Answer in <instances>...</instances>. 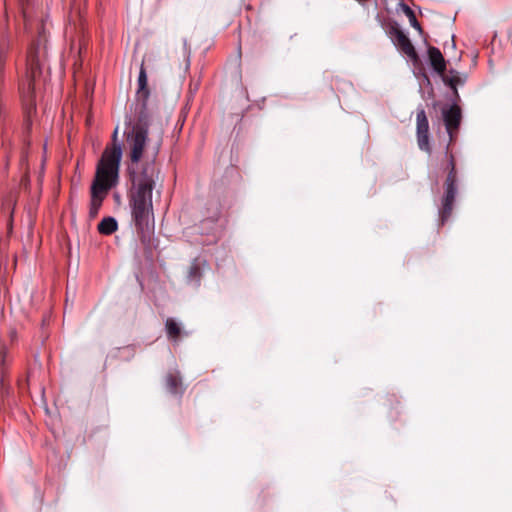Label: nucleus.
<instances>
[{"label": "nucleus", "instance_id": "f8f14e48", "mask_svg": "<svg viewBox=\"0 0 512 512\" xmlns=\"http://www.w3.org/2000/svg\"><path fill=\"white\" fill-rule=\"evenodd\" d=\"M166 387L171 394L183 393L182 379L178 372L169 373L166 376Z\"/></svg>", "mask_w": 512, "mask_h": 512}, {"label": "nucleus", "instance_id": "dca6fc26", "mask_svg": "<svg viewBox=\"0 0 512 512\" xmlns=\"http://www.w3.org/2000/svg\"><path fill=\"white\" fill-rule=\"evenodd\" d=\"M399 7L403 11V13L408 17L411 26L418 30L419 32H422L421 25L417 21L414 11L404 2H400Z\"/></svg>", "mask_w": 512, "mask_h": 512}, {"label": "nucleus", "instance_id": "6ab92c4d", "mask_svg": "<svg viewBox=\"0 0 512 512\" xmlns=\"http://www.w3.org/2000/svg\"><path fill=\"white\" fill-rule=\"evenodd\" d=\"M117 134H118V129L116 128V129H115V131H114V133H113V136H112V138H113V142H114L112 145H114V144H118V143H117Z\"/></svg>", "mask_w": 512, "mask_h": 512}, {"label": "nucleus", "instance_id": "423d86ee", "mask_svg": "<svg viewBox=\"0 0 512 512\" xmlns=\"http://www.w3.org/2000/svg\"><path fill=\"white\" fill-rule=\"evenodd\" d=\"M441 112L444 125L449 135V140L451 143L455 140L457 136L462 120V110L460 106L456 102H454L451 105L444 106Z\"/></svg>", "mask_w": 512, "mask_h": 512}, {"label": "nucleus", "instance_id": "a211bd4d", "mask_svg": "<svg viewBox=\"0 0 512 512\" xmlns=\"http://www.w3.org/2000/svg\"><path fill=\"white\" fill-rule=\"evenodd\" d=\"M6 358V348L3 344L0 343V364H5Z\"/></svg>", "mask_w": 512, "mask_h": 512}, {"label": "nucleus", "instance_id": "9b49d317", "mask_svg": "<svg viewBox=\"0 0 512 512\" xmlns=\"http://www.w3.org/2000/svg\"><path fill=\"white\" fill-rule=\"evenodd\" d=\"M441 78L442 81L452 89L455 100H458L459 93L457 90V86L462 85L464 83V79H462L459 73L455 70H450L448 75L443 73V75H441Z\"/></svg>", "mask_w": 512, "mask_h": 512}, {"label": "nucleus", "instance_id": "9d476101", "mask_svg": "<svg viewBox=\"0 0 512 512\" xmlns=\"http://www.w3.org/2000/svg\"><path fill=\"white\" fill-rule=\"evenodd\" d=\"M90 194L89 216L90 218H96L108 193L91 188Z\"/></svg>", "mask_w": 512, "mask_h": 512}, {"label": "nucleus", "instance_id": "39448f33", "mask_svg": "<svg viewBox=\"0 0 512 512\" xmlns=\"http://www.w3.org/2000/svg\"><path fill=\"white\" fill-rule=\"evenodd\" d=\"M394 45L414 63L419 61V56L407 35L398 27L397 23L391 24L387 29Z\"/></svg>", "mask_w": 512, "mask_h": 512}, {"label": "nucleus", "instance_id": "f257e3e1", "mask_svg": "<svg viewBox=\"0 0 512 512\" xmlns=\"http://www.w3.org/2000/svg\"><path fill=\"white\" fill-rule=\"evenodd\" d=\"M159 145L151 160L142 164L139 172L131 173V188L128 203L132 221L143 243L149 242L154 231V210L152 195L159 181L160 170L155 163Z\"/></svg>", "mask_w": 512, "mask_h": 512}, {"label": "nucleus", "instance_id": "1a4fd4ad", "mask_svg": "<svg viewBox=\"0 0 512 512\" xmlns=\"http://www.w3.org/2000/svg\"><path fill=\"white\" fill-rule=\"evenodd\" d=\"M428 58L431 67L438 75H443L446 71V60L441 51L437 47L430 46L428 48Z\"/></svg>", "mask_w": 512, "mask_h": 512}, {"label": "nucleus", "instance_id": "0eeeda50", "mask_svg": "<svg viewBox=\"0 0 512 512\" xmlns=\"http://www.w3.org/2000/svg\"><path fill=\"white\" fill-rule=\"evenodd\" d=\"M416 134H417V143H418L420 150L430 153L431 147H430V142H429V122H428L426 112L423 108L417 110Z\"/></svg>", "mask_w": 512, "mask_h": 512}, {"label": "nucleus", "instance_id": "4468645a", "mask_svg": "<svg viewBox=\"0 0 512 512\" xmlns=\"http://www.w3.org/2000/svg\"><path fill=\"white\" fill-rule=\"evenodd\" d=\"M118 229V223L114 217H105L98 224V231L102 235H111Z\"/></svg>", "mask_w": 512, "mask_h": 512}, {"label": "nucleus", "instance_id": "20e7f679", "mask_svg": "<svg viewBox=\"0 0 512 512\" xmlns=\"http://www.w3.org/2000/svg\"><path fill=\"white\" fill-rule=\"evenodd\" d=\"M450 143L447 144L445 150L446 165L444 170L447 171V176L444 182V195L441 200V207L439 209V218L441 225H443L451 216L453 206L457 193V170L455 156L450 152Z\"/></svg>", "mask_w": 512, "mask_h": 512}, {"label": "nucleus", "instance_id": "f3484780", "mask_svg": "<svg viewBox=\"0 0 512 512\" xmlns=\"http://www.w3.org/2000/svg\"><path fill=\"white\" fill-rule=\"evenodd\" d=\"M201 269L197 262H193L189 268L188 279L190 282H194L199 285L201 279Z\"/></svg>", "mask_w": 512, "mask_h": 512}, {"label": "nucleus", "instance_id": "ddd939ff", "mask_svg": "<svg viewBox=\"0 0 512 512\" xmlns=\"http://www.w3.org/2000/svg\"><path fill=\"white\" fill-rule=\"evenodd\" d=\"M27 62L30 67L31 77L34 79L36 74L40 72V63L37 56V49L35 47H31L28 51ZM32 81L29 83V89H31Z\"/></svg>", "mask_w": 512, "mask_h": 512}, {"label": "nucleus", "instance_id": "2eb2a0df", "mask_svg": "<svg viewBox=\"0 0 512 512\" xmlns=\"http://www.w3.org/2000/svg\"><path fill=\"white\" fill-rule=\"evenodd\" d=\"M165 329L170 340L177 341L181 335V328L173 318H168L166 320Z\"/></svg>", "mask_w": 512, "mask_h": 512}, {"label": "nucleus", "instance_id": "f03ea898", "mask_svg": "<svg viewBox=\"0 0 512 512\" xmlns=\"http://www.w3.org/2000/svg\"><path fill=\"white\" fill-rule=\"evenodd\" d=\"M122 159L120 144L107 146L97 163L91 188L109 193L119 183V169Z\"/></svg>", "mask_w": 512, "mask_h": 512}, {"label": "nucleus", "instance_id": "6e6552de", "mask_svg": "<svg viewBox=\"0 0 512 512\" xmlns=\"http://www.w3.org/2000/svg\"><path fill=\"white\" fill-rule=\"evenodd\" d=\"M149 95H150V92H149L148 85H147V73H146V69L144 68V64L142 63L141 67H140V71H139V76H138V89H137V98L140 102L136 105V109H135L136 113L139 111L142 104H145V108L147 109L146 101H147Z\"/></svg>", "mask_w": 512, "mask_h": 512}, {"label": "nucleus", "instance_id": "7ed1b4c3", "mask_svg": "<svg viewBox=\"0 0 512 512\" xmlns=\"http://www.w3.org/2000/svg\"><path fill=\"white\" fill-rule=\"evenodd\" d=\"M150 126V114L142 104L136 113V121L125 131L126 145L129 150V158L132 164H138L144 157V151L148 143Z\"/></svg>", "mask_w": 512, "mask_h": 512}]
</instances>
